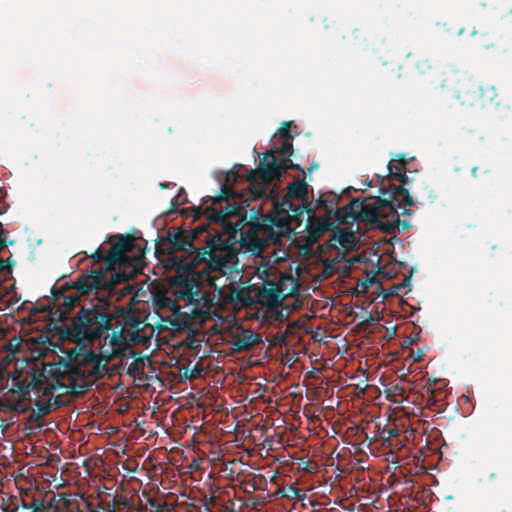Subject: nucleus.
I'll return each mask as SVG.
<instances>
[{
  "label": "nucleus",
  "instance_id": "20e7f679",
  "mask_svg": "<svg viewBox=\"0 0 512 512\" xmlns=\"http://www.w3.org/2000/svg\"><path fill=\"white\" fill-rule=\"evenodd\" d=\"M99 364L96 355L93 353L85 354L76 360L69 376L49 379L47 374L53 373L52 367L49 370L45 368L43 373L38 376H28L19 380L18 388L23 394L29 396L34 394L37 398L41 395H53L56 392L62 394L69 388L77 393L92 383L93 378L99 372Z\"/></svg>",
  "mask_w": 512,
  "mask_h": 512
},
{
  "label": "nucleus",
  "instance_id": "aec40b11",
  "mask_svg": "<svg viewBox=\"0 0 512 512\" xmlns=\"http://www.w3.org/2000/svg\"><path fill=\"white\" fill-rule=\"evenodd\" d=\"M4 245V241L0 238V247Z\"/></svg>",
  "mask_w": 512,
  "mask_h": 512
},
{
  "label": "nucleus",
  "instance_id": "f03ea898",
  "mask_svg": "<svg viewBox=\"0 0 512 512\" xmlns=\"http://www.w3.org/2000/svg\"><path fill=\"white\" fill-rule=\"evenodd\" d=\"M206 218L214 228L215 235L204 252L197 250L189 240L176 237L175 251L167 258V266L176 269L170 290L177 301H184L186 313L206 317L215 306L232 303L240 299L242 276L238 267V253L242 249L259 254L262 247H253L258 238L243 222L244 217L237 208L227 211L221 197L213 199V207L205 208Z\"/></svg>",
  "mask_w": 512,
  "mask_h": 512
},
{
  "label": "nucleus",
  "instance_id": "a211bd4d",
  "mask_svg": "<svg viewBox=\"0 0 512 512\" xmlns=\"http://www.w3.org/2000/svg\"><path fill=\"white\" fill-rule=\"evenodd\" d=\"M202 212L201 209H198L197 212H196V217H199V214Z\"/></svg>",
  "mask_w": 512,
  "mask_h": 512
},
{
  "label": "nucleus",
  "instance_id": "6ab92c4d",
  "mask_svg": "<svg viewBox=\"0 0 512 512\" xmlns=\"http://www.w3.org/2000/svg\"><path fill=\"white\" fill-rule=\"evenodd\" d=\"M4 213V208L0 206V215Z\"/></svg>",
  "mask_w": 512,
  "mask_h": 512
},
{
  "label": "nucleus",
  "instance_id": "dca6fc26",
  "mask_svg": "<svg viewBox=\"0 0 512 512\" xmlns=\"http://www.w3.org/2000/svg\"><path fill=\"white\" fill-rule=\"evenodd\" d=\"M7 268V264L5 261L0 260V272L4 271Z\"/></svg>",
  "mask_w": 512,
  "mask_h": 512
},
{
  "label": "nucleus",
  "instance_id": "2eb2a0df",
  "mask_svg": "<svg viewBox=\"0 0 512 512\" xmlns=\"http://www.w3.org/2000/svg\"><path fill=\"white\" fill-rule=\"evenodd\" d=\"M173 201H174V203H175V204L179 205V204L184 203V202H185V199H184V197H182L181 195H178L177 197H175V198L173 199Z\"/></svg>",
  "mask_w": 512,
  "mask_h": 512
},
{
  "label": "nucleus",
  "instance_id": "1a4fd4ad",
  "mask_svg": "<svg viewBox=\"0 0 512 512\" xmlns=\"http://www.w3.org/2000/svg\"><path fill=\"white\" fill-rule=\"evenodd\" d=\"M260 336L251 330L237 328L233 336V347L235 350L243 351L260 342Z\"/></svg>",
  "mask_w": 512,
  "mask_h": 512
},
{
  "label": "nucleus",
  "instance_id": "423d86ee",
  "mask_svg": "<svg viewBox=\"0 0 512 512\" xmlns=\"http://www.w3.org/2000/svg\"><path fill=\"white\" fill-rule=\"evenodd\" d=\"M259 277L270 286L269 289L265 287L264 292H272L267 299L269 305H277L282 299L293 295L298 290L297 281L292 276H281L280 279L275 282L273 278V272L267 271L266 269H258Z\"/></svg>",
  "mask_w": 512,
  "mask_h": 512
},
{
  "label": "nucleus",
  "instance_id": "ddd939ff",
  "mask_svg": "<svg viewBox=\"0 0 512 512\" xmlns=\"http://www.w3.org/2000/svg\"><path fill=\"white\" fill-rule=\"evenodd\" d=\"M204 230H205V226L201 225V226L195 228L187 237L195 238L198 234L202 233Z\"/></svg>",
  "mask_w": 512,
  "mask_h": 512
},
{
  "label": "nucleus",
  "instance_id": "0eeeda50",
  "mask_svg": "<svg viewBox=\"0 0 512 512\" xmlns=\"http://www.w3.org/2000/svg\"><path fill=\"white\" fill-rule=\"evenodd\" d=\"M76 326L89 338L100 337L103 331L110 328L109 320L105 315L84 309L78 314Z\"/></svg>",
  "mask_w": 512,
  "mask_h": 512
},
{
  "label": "nucleus",
  "instance_id": "4468645a",
  "mask_svg": "<svg viewBox=\"0 0 512 512\" xmlns=\"http://www.w3.org/2000/svg\"><path fill=\"white\" fill-rule=\"evenodd\" d=\"M281 255H274V261H280L286 258L287 254L285 251H280Z\"/></svg>",
  "mask_w": 512,
  "mask_h": 512
},
{
  "label": "nucleus",
  "instance_id": "9d476101",
  "mask_svg": "<svg viewBox=\"0 0 512 512\" xmlns=\"http://www.w3.org/2000/svg\"><path fill=\"white\" fill-rule=\"evenodd\" d=\"M0 349L6 352L5 361H11L16 354H22L27 349V343L19 336H13L8 342L0 344Z\"/></svg>",
  "mask_w": 512,
  "mask_h": 512
},
{
  "label": "nucleus",
  "instance_id": "f257e3e1",
  "mask_svg": "<svg viewBox=\"0 0 512 512\" xmlns=\"http://www.w3.org/2000/svg\"><path fill=\"white\" fill-rule=\"evenodd\" d=\"M285 123L272 138V149L260 161L256 170L247 176L240 172L242 166L222 173L221 191L226 201L224 209L239 210L244 217L243 224L258 238L253 247L270 244L291 232L309 230L312 236L328 230L339 218L330 206L319 201L316 208L308 203V185L296 181L288 188L282 201L274 200L272 181L279 178L290 164L289 159L277 160L275 154L286 155L292 149L289 128ZM222 198V196H220Z\"/></svg>",
  "mask_w": 512,
  "mask_h": 512
},
{
  "label": "nucleus",
  "instance_id": "f3484780",
  "mask_svg": "<svg viewBox=\"0 0 512 512\" xmlns=\"http://www.w3.org/2000/svg\"><path fill=\"white\" fill-rule=\"evenodd\" d=\"M171 308H172V309H174V310H178V309L180 308V305H174V304H173V305L171 306Z\"/></svg>",
  "mask_w": 512,
  "mask_h": 512
},
{
  "label": "nucleus",
  "instance_id": "7ed1b4c3",
  "mask_svg": "<svg viewBox=\"0 0 512 512\" xmlns=\"http://www.w3.org/2000/svg\"><path fill=\"white\" fill-rule=\"evenodd\" d=\"M134 246V239L130 236H115L110 240V248L99 247L94 258L97 260L105 259L109 266H118L123 272L111 270L103 278L99 276H88L78 282V292L88 293L91 290L108 288L110 285L117 284L133 277L142 264L143 255L138 253L132 257L127 255Z\"/></svg>",
  "mask_w": 512,
  "mask_h": 512
},
{
  "label": "nucleus",
  "instance_id": "412c9836",
  "mask_svg": "<svg viewBox=\"0 0 512 512\" xmlns=\"http://www.w3.org/2000/svg\"><path fill=\"white\" fill-rule=\"evenodd\" d=\"M408 211L406 209H403V211L401 212L402 214H405L407 213Z\"/></svg>",
  "mask_w": 512,
  "mask_h": 512
},
{
  "label": "nucleus",
  "instance_id": "6e6552de",
  "mask_svg": "<svg viewBox=\"0 0 512 512\" xmlns=\"http://www.w3.org/2000/svg\"><path fill=\"white\" fill-rule=\"evenodd\" d=\"M359 240V236L356 232L349 230H339L334 233L329 240L330 246L342 250L348 251L356 247Z\"/></svg>",
  "mask_w": 512,
  "mask_h": 512
},
{
  "label": "nucleus",
  "instance_id": "9b49d317",
  "mask_svg": "<svg viewBox=\"0 0 512 512\" xmlns=\"http://www.w3.org/2000/svg\"><path fill=\"white\" fill-rule=\"evenodd\" d=\"M405 165L406 161L404 158L391 160L387 166L389 174L398 178L402 182H406Z\"/></svg>",
  "mask_w": 512,
  "mask_h": 512
},
{
  "label": "nucleus",
  "instance_id": "f8f14e48",
  "mask_svg": "<svg viewBox=\"0 0 512 512\" xmlns=\"http://www.w3.org/2000/svg\"><path fill=\"white\" fill-rule=\"evenodd\" d=\"M79 299L80 297L78 292L67 294L63 296L62 303H60V305L64 306V312H68L78 304Z\"/></svg>",
  "mask_w": 512,
  "mask_h": 512
},
{
  "label": "nucleus",
  "instance_id": "39448f33",
  "mask_svg": "<svg viewBox=\"0 0 512 512\" xmlns=\"http://www.w3.org/2000/svg\"><path fill=\"white\" fill-rule=\"evenodd\" d=\"M385 198H368L363 201L354 200L349 206V214L353 219L377 224L384 230H392L399 223L400 212L395 207L394 200L402 199L407 205H412V197L408 191L400 187L392 193L384 192Z\"/></svg>",
  "mask_w": 512,
  "mask_h": 512
}]
</instances>
